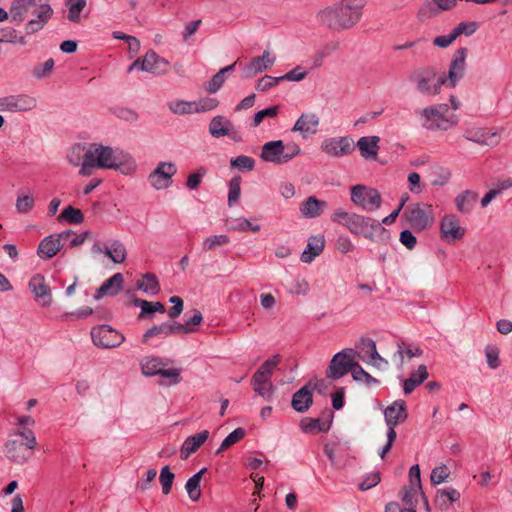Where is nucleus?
<instances>
[{
  "instance_id": "obj_25",
  "label": "nucleus",
  "mask_w": 512,
  "mask_h": 512,
  "mask_svg": "<svg viewBox=\"0 0 512 512\" xmlns=\"http://www.w3.org/2000/svg\"><path fill=\"white\" fill-rule=\"evenodd\" d=\"M208 437V430H203L198 434L187 437L180 449L181 459L186 460L192 453H195L205 443Z\"/></svg>"
},
{
  "instance_id": "obj_62",
  "label": "nucleus",
  "mask_w": 512,
  "mask_h": 512,
  "mask_svg": "<svg viewBox=\"0 0 512 512\" xmlns=\"http://www.w3.org/2000/svg\"><path fill=\"white\" fill-rule=\"evenodd\" d=\"M230 242L227 235H213L207 237L203 242V248L206 251L215 249L217 246L226 245Z\"/></svg>"
},
{
  "instance_id": "obj_36",
  "label": "nucleus",
  "mask_w": 512,
  "mask_h": 512,
  "mask_svg": "<svg viewBox=\"0 0 512 512\" xmlns=\"http://www.w3.org/2000/svg\"><path fill=\"white\" fill-rule=\"evenodd\" d=\"M206 471V468H202L193 476H191L185 484V489L189 495V498L194 502L198 501L201 497L200 482Z\"/></svg>"
},
{
  "instance_id": "obj_31",
  "label": "nucleus",
  "mask_w": 512,
  "mask_h": 512,
  "mask_svg": "<svg viewBox=\"0 0 512 512\" xmlns=\"http://www.w3.org/2000/svg\"><path fill=\"white\" fill-rule=\"evenodd\" d=\"M478 193L473 190H465L455 197L457 210L462 214L470 213L478 200Z\"/></svg>"
},
{
  "instance_id": "obj_13",
  "label": "nucleus",
  "mask_w": 512,
  "mask_h": 512,
  "mask_svg": "<svg viewBox=\"0 0 512 512\" xmlns=\"http://www.w3.org/2000/svg\"><path fill=\"white\" fill-rule=\"evenodd\" d=\"M37 99L26 93L11 94L0 97V112L25 113L37 107Z\"/></svg>"
},
{
  "instance_id": "obj_40",
  "label": "nucleus",
  "mask_w": 512,
  "mask_h": 512,
  "mask_svg": "<svg viewBox=\"0 0 512 512\" xmlns=\"http://www.w3.org/2000/svg\"><path fill=\"white\" fill-rule=\"evenodd\" d=\"M168 108L171 113L175 115H187L195 113L194 101H186V100H175L171 101L168 104Z\"/></svg>"
},
{
  "instance_id": "obj_2",
  "label": "nucleus",
  "mask_w": 512,
  "mask_h": 512,
  "mask_svg": "<svg viewBox=\"0 0 512 512\" xmlns=\"http://www.w3.org/2000/svg\"><path fill=\"white\" fill-rule=\"evenodd\" d=\"M366 5L367 0H339L320 10L316 17L332 31H345L361 21Z\"/></svg>"
},
{
  "instance_id": "obj_1",
  "label": "nucleus",
  "mask_w": 512,
  "mask_h": 512,
  "mask_svg": "<svg viewBox=\"0 0 512 512\" xmlns=\"http://www.w3.org/2000/svg\"><path fill=\"white\" fill-rule=\"evenodd\" d=\"M66 159L72 166L80 167L78 173L83 177L91 176L97 169L117 170L123 175H132L137 170L130 153L99 143H76L67 151Z\"/></svg>"
},
{
  "instance_id": "obj_5",
  "label": "nucleus",
  "mask_w": 512,
  "mask_h": 512,
  "mask_svg": "<svg viewBox=\"0 0 512 512\" xmlns=\"http://www.w3.org/2000/svg\"><path fill=\"white\" fill-rule=\"evenodd\" d=\"M331 221L345 227L354 235L363 236L370 240L373 239L376 230L382 229L377 220L357 213L347 212L342 208H337L332 213Z\"/></svg>"
},
{
  "instance_id": "obj_19",
  "label": "nucleus",
  "mask_w": 512,
  "mask_h": 512,
  "mask_svg": "<svg viewBox=\"0 0 512 512\" xmlns=\"http://www.w3.org/2000/svg\"><path fill=\"white\" fill-rule=\"evenodd\" d=\"M466 229L460 225L459 218L454 214L445 215L440 222V237L447 243L461 240Z\"/></svg>"
},
{
  "instance_id": "obj_10",
  "label": "nucleus",
  "mask_w": 512,
  "mask_h": 512,
  "mask_svg": "<svg viewBox=\"0 0 512 512\" xmlns=\"http://www.w3.org/2000/svg\"><path fill=\"white\" fill-rule=\"evenodd\" d=\"M351 201L367 212L378 210L382 204L381 194L377 189L361 184L351 188Z\"/></svg>"
},
{
  "instance_id": "obj_34",
  "label": "nucleus",
  "mask_w": 512,
  "mask_h": 512,
  "mask_svg": "<svg viewBox=\"0 0 512 512\" xmlns=\"http://www.w3.org/2000/svg\"><path fill=\"white\" fill-rule=\"evenodd\" d=\"M104 255H106L113 263H124L127 258V250L120 240H112L109 246L105 247Z\"/></svg>"
},
{
  "instance_id": "obj_16",
  "label": "nucleus",
  "mask_w": 512,
  "mask_h": 512,
  "mask_svg": "<svg viewBox=\"0 0 512 512\" xmlns=\"http://www.w3.org/2000/svg\"><path fill=\"white\" fill-rule=\"evenodd\" d=\"M176 173L177 166L174 162L161 161L148 175V182L156 190L167 189L172 185V178Z\"/></svg>"
},
{
  "instance_id": "obj_12",
  "label": "nucleus",
  "mask_w": 512,
  "mask_h": 512,
  "mask_svg": "<svg viewBox=\"0 0 512 512\" xmlns=\"http://www.w3.org/2000/svg\"><path fill=\"white\" fill-rule=\"evenodd\" d=\"M468 49L461 47L457 49L450 61L447 73H441L445 87L455 88L459 81L464 77L466 71V59Z\"/></svg>"
},
{
  "instance_id": "obj_38",
  "label": "nucleus",
  "mask_w": 512,
  "mask_h": 512,
  "mask_svg": "<svg viewBox=\"0 0 512 512\" xmlns=\"http://www.w3.org/2000/svg\"><path fill=\"white\" fill-rule=\"evenodd\" d=\"M230 126L229 121H224L221 116H216L209 124V132L213 137L220 138L230 133Z\"/></svg>"
},
{
  "instance_id": "obj_58",
  "label": "nucleus",
  "mask_w": 512,
  "mask_h": 512,
  "mask_svg": "<svg viewBox=\"0 0 512 512\" xmlns=\"http://www.w3.org/2000/svg\"><path fill=\"white\" fill-rule=\"evenodd\" d=\"M207 174V169L204 167L198 168L195 172H192L188 175L186 180V187L189 190H196L201 184L203 178Z\"/></svg>"
},
{
  "instance_id": "obj_32",
  "label": "nucleus",
  "mask_w": 512,
  "mask_h": 512,
  "mask_svg": "<svg viewBox=\"0 0 512 512\" xmlns=\"http://www.w3.org/2000/svg\"><path fill=\"white\" fill-rule=\"evenodd\" d=\"M312 391L309 387L303 386L296 393H294L291 405L297 412L303 413L309 409L312 404Z\"/></svg>"
},
{
  "instance_id": "obj_51",
  "label": "nucleus",
  "mask_w": 512,
  "mask_h": 512,
  "mask_svg": "<svg viewBox=\"0 0 512 512\" xmlns=\"http://www.w3.org/2000/svg\"><path fill=\"white\" fill-rule=\"evenodd\" d=\"M168 322H163L159 325H154L149 328L142 337V342L147 343L151 338L156 336L168 337L170 336Z\"/></svg>"
},
{
  "instance_id": "obj_26",
  "label": "nucleus",
  "mask_w": 512,
  "mask_h": 512,
  "mask_svg": "<svg viewBox=\"0 0 512 512\" xmlns=\"http://www.w3.org/2000/svg\"><path fill=\"white\" fill-rule=\"evenodd\" d=\"M380 138L378 136H363L358 139L355 147L360 151V155L365 159L376 158L379 147Z\"/></svg>"
},
{
  "instance_id": "obj_18",
  "label": "nucleus",
  "mask_w": 512,
  "mask_h": 512,
  "mask_svg": "<svg viewBox=\"0 0 512 512\" xmlns=\"http://www.w3.org/2000/svg\"><path fill=\"white\" fill-rule=\"evenodd\" d=\"M463 137L467 141L478 145L491 147L498 145L500 140L499 134L496 131L479 126L466 127L463 132Z\"/></svg>"
},
{
  "instance_id": "obj_22",
  "label": "nucleus",
  "mask_w": 512,
  "mask_h": 512,
  "mask_svg": "<svg viewBox=\"0 0 512 512\" xmlns=\"http://www.w3.org/2000/svg\"><path fill=\"white\" fill-rule=\"evenodd\" d=\"M276 61V57L268 50H265L261 56L251 59L243 69V78H251L259 73L270 69Z\"/></svg>"
},
{
  "instance_id": "obj_59",
  "label": "nucleus",
  "mask_w": 512,
  "mask_h": 512,
  "mask_svg": "<svg viewBox=\"0 0 512 512\" xmlns=\"http://www.w3.org/2000/svg\"><path fill=\"white\" fill-rule=\"evenodd\" d=\"M0 42H8V43H20L22 45L26 44L25 37L19 36L17 31L13 28H5L0 30Z\"/></svg>"
},
{
  "instance_id": "obj_57",
  "label": "nucleus",
  "mask_w": 512,
  "mask_h": 512,
  "mask_svg": "<svg viewBox=\"0 0 512 512\" xmlns=\"http://www.w3.org/2000/svg\"><path fill=\"white\" fill-rule=\"evenodd\" d=\"M34 207V197L32 194L22 192L16 200V209L19 213H28Z\"/></svg>"
},
{
  "instance_id": "obj_15",
  "label": "nucleus",
  "mask_w": 512,
  "mask_h": 512,
  "mask_svg": "<svg viewBox=\"0 0 512 512\" xmlns=\"http://www.w3.org/2000/svg\"><path fill=\"white\" fill-rule=\"evenodd\" d=\"M168 66V60L160 57L154 50H149L142 58H137L129 66L128 72H131L134 69H140L141 71L148 73L165 74Z\"/></svg>"
},
{
  "instance_id": "obj_42",
  "label": "nucleus",
  "mask_w": 512,
  "mask_h": 512,
  "mask_svg": "<svg viewBox=\"0 0 512 512\" xmlns=\"http://www.w3.org/2000/svg\"><path fill=\"white\" fill-rule=\"evenodd\" d=\"M281 361L280 355L276 354L267 359L265 362L261 364V366L257 369V371L254 373V375H257V377L261 376L264 378H270L273 375L274 370L278 366V364Z\"/></svg>"
},
{
  "instance_id": "obj_48",
  "label": "nucleus",
  "mask_w": 512,
  "mask_h": 512,
  "mask_svg": "<svg viewBox=\"0 0 512 512\" xmlns=\"http://www.w3.org/2000/svg\"><path fill=\"white\" fill-rule=\"evenodd\" d=\"M230 166L242 172L252 171L255 167V160L246 155H240L230 160Z\"/></svg>"
},
{
  "instance_id": "obj_27",
  "label": "nucleus",
  "mask_w": 512,
  "mask_h": 512,
  "mask_svg": "<svg viewBox=\"0 0 512 512\" xmlns=\"http://www.w3.org/2000/svg\"><path fill=\"white\" fill-rule=\"evenodd\" d=\"M62 242L55 234L45 237L39 244L37 254L41 259H51L62 248Z\"/></svg>"
},
{
  "instance_id": "obj_61",
  "label": "nucleus",
  "mask_w": 512,
  "mask_h": 512,
  "mask_svg": "<svg viewBox=\"0 0 512 512\" xmlns=\"http://www.w3.org/2000/svg\"><path fill=\"white\" fill-rule=\"evenodd\" d=\"M54 67V60L52 58L46 60L43 64L36 65L33 68L32 75L37 79L48 77Z\"/></svg>"
},
{
  "instance_id": "obj_46",
  "label": "nucleus",
  "mask_w": 512,
  "mask_h": 512,
  "mask_svg": "<svg viewBox=\"0 0 512 512\" xmlns=\"http://www.w3.org/2000/svg\"><path fill=\"white\" fill-rule=\"evenodd\" d=\"M441 11L433 0L424 2L417 12L419 21L424 22L432 17L437 16Z\"/></svg>"
},
{
  "instance_id": "obj_3",
  "label": "nucleus",
  "mask_w": 512,
  "mask_h": 512,
  "mask_svg": "<svg viewBox=\"0 0 512 512\" xmlns=\"http://www.w3.org/2000/svg\"><path fill=\"white\" fill-rule=\"evenodd\" d=\"M9 14L11 20L16 23L31 17L25 25V31L27 34H34L47 24L52 17L53 9L49 4L41 3L40 0H13Z\"/></svg>"
},
{
  "instance_id": "obj_50",
  "label": "nucleus",
  "mask_w": 512,
  "mask_h": 512,
  "mask_svg": "<svg viewBox=\"0 0 512 512\" xmlns=\"http://www.w3.org/2000/svg\"><path fill=\"white\" fill-rule=\"evenodd\" d=\"M301 429L304 433L325 432L329 425L320 423L319 419L305 418L301 421Z\"/></svg>"
},
{
  "instance_id": "obj_30",
  "label": "nucleus",
  "mask_w": 512,
  "mask_h": 512,
  "mask_svg": "<svg viewBox=\"0 0 512 512\" xmlns=\"http://www.w3.org/2000/svg\"><path fill=\"white\" fill-rule=\"evenodd\" d=\"M251 385L256 395L261 396L265 400H271L275 392V386L270 378L253 375Z\"/></svg>"
},
{
  "instance_id": "obj_55",
  "label": "nucleus",
  "mask_w": 512,
  "mask_h": 512,
  "mask_svg": "<svg viewBox=\"0 0 512 512\" xmlns=\"http://www.w3.org/2000/svg\"><path fill=\"white\" fill-rule=\"evenodd\" d=\"M449 476H450L449 468L445 464H441L432 469L431 475H430V480H431L432 484L439 485V484L447 481Z\"/></svg>"
},
{
  "instance_id": "obj_8",
  "label": "nucleus",
  "mask_w": 512,
  "mask_h": 512,
  "mask_svg": "<svg viewBox=\"0 0 512 512\" xmlns=\"http://www.w3.org/2000/svg\"><path fill=\"white\" fill-rule=\"evenodd\" d=\"M385 422L387 425V442L379 451V456L384 459L390 451L395 439V427L406 421L408 417L406 403L403 400H396L384 410Z\"/></svg>"
},
{
  "instance_id": "obj_41",
  "label": "nucleus",
  "mask_w": 512,
  "mask_h": 512,
  "mask_svg": "<svg viewBox=\"0 0 512 512\" xmlns=\"http://www.w3.org/2000/svg\"><path fill=\"white\" fill-rule=\"evenodd\" d=\"M135 306L141 308L139 318L144 317L146 314H153L155 312L164 313L165 306L161 302H149L147 300L135 299Z\"/></svg>"
},
{
  "instance_id": "obj_17",
  "label": "nucleus",
  "mask_w": 512,
  "mask_h": 512,
  "mask_svg": "<svg viewBox=\"0 0 512 512\" xmlns=\"http://www.w3.org/2000/svg\"><path fill=\"white\" fill-rule=\"evenodd\" d=\"M91 338L93 343L101 348H115L120 346L125 337L109 325H99L92 328Z\"/></svg>"
},
{
  "instance_id": "obj_44",
  "label": "nucleus",
  "mask_w": 512,
  "mask_h": 512,
  "mask_svg": "<svg viewBox=\"0 0 512 512\" xmlns=\"http://www.w3.org/2000/svg\"><path fill=\"white\" fill-rule=\"evenodd\" d=\"M66 6L68 7V20L79 23L81 20L80 14L86 7V0H67Z\"/></svg>"
},
{
  "instance_id": "obj_54",
  "label": "nucleus",
  "mask_w": 512,
  "mask_h": 512,
  "mask_svg": "<svg viewBox=\"0 0 512 512\" xmlns=\"http://www.w3.org/2000/svg\"><path fill=\"white\" fill-rule=\"evenodd\" d=\"M175 475L170 471L169 466H164L160 471L159 480L162 486V492L165 495H168L171 492L172 484L174 481Z\"/></svg>"
},
{
  "instance_id": "obj_23",
  "label": "nucleus",
  "mask_w": 512,
  "mask_h": 512,
  "mask_svg": "<svg viewBox=\"0 0 512 512\" xmlns=\"http://www.w3.org/2000/svg\"><path fill=\"white\" fill-rule=\"evenodd\" d=\"M32 450L26 448L24 443L18 440H9L4 445L6 457L17 464L26 463L31 456Z\"/></svg>"
},
{
  "instance_id": "obj_60",
  "label": "nucleus",
  "mask_w": 512,
  "mask_h": 512,
  "mask_svg": "<svg viewBox=\"0 0 512 512\" xmlns=\"http://www.w3.org/2000/svg\"><path fill=\"white\" fill-rule=\"evenodd\" d=\"M159 376L169 380L167 382H161L162 385H177L182 380L180 368L162 369Z\"/></svg>"
},
{
  "instance_id": "obj_7",
  "label": "nucleus",
  "mask_w": 512,
  "mask_h": 512,
  "mask_svg": "<svg viewBox=\"0 0 512 512\" xmlns=\"http://www.w3.org/2000/svg\"><path fill=\"white\" fill-rule=\"evenodd\" d=\"M301 154V148L296 143L284 144L282 140H273L266 142L260 153V158L264 162L275 165H284Z\"/></svg>"
},
{
  "instance_id": "obj_45",
  "label": "nucleus",
  "mask_w": 512,
  "mask_h": 512,
  "mask_svg": "<svg viewBox=\"0 0 512 512\" xmlns=\"http://www.w3.org/2000/svg\"><path fill=\"white\" fill-rule=\"evenodd\" d=\"M352 377L355 381L364 383L368 387L379 384V380L365 371L359 363L354 365Z\"/></svg>"
},
{
  "instance_id": "obj_53",
  "label": "nucleus",
  "mask_w": 512,
  "mask_h": 512,
  "mask_svg": "<svg viewBox=\"0 0 512 512\" xmlns=\"http://www.w3.org/2000/svg\"><path fill=\"white\" fill-rule=\"evenodd\" d=\"M241 193V177L235 176L229 182L228 205L232 206L238 202Z\"/></svg>"
},
{
  "instance_id": "obj_11",
  "label": "nucleus",
  "mask_w": 512,
  "mask_h": 512,
  "mask_svg": "<svg viewBox=\"0 0 512 512\" xmlns=\"http://www.w3.org/2000/svg\"><path fill=\"white\" fill-rule=\"evenodd\" d=\"M355 351L353 349H343L336 353L326 370V376L329 379H340L345 376L348 372L352 373L354 365L358 364L354 361Z\"/></svg>"
},
{
  "instance_id": "obj_49",
  "label": "nucleus",
  "mask_w": 512,
  "mask_h": 512,
  "mask_svg": "<svg viewBox=\"0 0 512 512\" xmlns=\"http://www.w3.org/2000/svg\"><path fill=\"white\" fill-rule=\"evenodd\" d=\"M246 432L243 428L239 427L233 430L226 438L222 441L220 447L216 451V454H220L222 451L228 449L238 441H240L244 436Z\"/></svg>"
},
{
  "instance_id": "obj_39",
  "label": "nucleus",
  "mask_w": 512,
  "mask_h": 512,
  "mask_svg": "<svg viewBox=\"0 0 512 512\" xmlns=\"http://www.w3.org/2000/svg\"><path fill=\"white\" fill-rule=\"evenodd\" d=\"M423 354V350L417 346V345H410L403 341H399L397 343V351L395 353V356L398 355L400 360V365L403 364L404 361V355H406L408 358L413 357H419Z\"/></svg>"
},
{
  "instance_id": "obj_35",
  "label": "nucleus",
  "mask_w": 512,
  "mask_h": 512,
  "mask_svg": "<svg viewBox=\"0 0 512 512\" xmlns=\"http://www.w3.org/2000/svg\"><path fill=\"white\" fill-rule=\"evenodd\" d=\"M460 496L458 490L453 487H447L437 492L434 502L441 510H445L450 504L458 501Z\"/></svg>"
},
{
  "instance_id": "obj_4",
  "label": "nucleus",
  "mask_w": 512,
  "mask_h": 512,
  "mask_svg": "<svg viewBox=\"0 0 512 512\" xmlns=\"http://www.w3.org/2000/svg\"><path fill=\"white\" fill-rule=\"evenodd\" d=\"M448 111V104L440 103L417 109L415 114L423 129L447 131L458 124V117L455 114L448 115Z\"/></svg>"
},
{
  "instance_id": "obj_33",
  "label": "nucleus",
  "mask_w": 512,
  "mask_h": 512,
  "mask_svg": "<svg viewBox=\"0 0 512 512\" xmlns=\"http://www.w3.org/2000/svg\"><path fill=\"white\" fill-rule=\"evenodd\" d=\"M428 376L427 367L425 365H420L417 370L411 373L408 379L404 380V394L407 395L412 393L417 386L421 385L428 378Z\"/></svg>"
},
{
  "instance_id": "obj_52",
  "label": "nucleus",
  "mask_w": 512,
  "mask_h": 512,
  "mask_svg": "<svg viewBox=\"0 0 512 512\" xmlns=\"http://www.w3.org/2000/svg\"><path fill=\"white\" fill-rule=\"evenodd\" d=\"M230 229L239 232H258L260 230V226L257 224H252L248 219L244 217H239L230 222Z\"/></svg>"
},
{
  "instance_id": "obj_56",
  "label": "nucleus",
  "mask_w": 512,
  "mask_h": 512,
  "mask_svg": "<svg viewBox=\"0 0 512 512\" xmlns=\"http://www.w3.org/2000/svg\"><path fill=\"white\" fill-rule=\"evenodd\" d=\"M13 435L19 436L23 439V443L26 448L35 449L37 446V439L34 432L28 428L16 429L13 431Z\"/></svg>"
},
{
  "instance_id": "obj_29",
  "label": "nucleus",
  "mask_w": 512,
  "mask_h": 512,
  "mask_svg": "<svg viewBox=\"0 0 512 512\" xmlns=\"http://www.w3.org/2000/svg\"><path fill=\"white\" fill-rule=\"evenodd\" d=\"M325 246V239L323 236H312L309 238L306 249L301 254V261L303 263H311L317 256H319Z\"/></svg>"
},
{
  "instance_id": "obj_24",
  "label": "nucleus",
  "mask_w": 512,
  "mask_h": 512,
  "mask_svg": "<svg viewBox=\"0 0 512 512\" xmlns=\"http://www.w3.org/2000/svg\"><path fill=\"white\" fill-rule=\"evenodd\" d=\"M123 283V275L121 273H115L102 283V285L97 289L94 298L99 300L104 296L117 295L122 290Z\"/></svg>"
},
{
  "instance_id": "obj_47",
  "label": "nucleus",
  "mask_w": 512,
  "mask_h": 512,
  "mask_svg": "<svg viewBox=\"0 0 512 512\" xmlns=\"http://www.w3.org/2000/svg\"><path fill=\"white\" fill-rule=\"evenodd\" d=\"M58 220L66 221L70 224H80L84 220V215L81 210L73 206H68L62 211Z\"/></svg>"
},
{
  "instance_id": "obj_28",
  "label": "nucleus",
  "mask_w": 512,
  "mask_h": 512,
  "mask_svg": "<svg viewBox=\"0 0 512 512\" xmlns=\"http://www.w3.org/2000/svg\"><path fill=\"white\" fill-rule=\"evenodd\" d=\"M328 204L324 200H319L315 196H309L301 205L300 212L305 218L319 217L327 208Z\"/></svg>"
},
{
  "instance_id": "obj_20",
  "label": "nucleus",
  "mask_w": 512,
  "mask_h": 512,
  "mask_svg": "<svg viewBox=\"0 0 512 512\" xmlns=\"http://www.w3.org/2000/svg\"><path fill=\"white\" fill-rule=\"evenodd\" d=\"M28 287L35 301L41 303L42 306L49 307L52 304L51 289L42 274L33 275L29 280Z\"/></svg>"
},
{
  "instance_id": "obj_9",
  "label": "nucleus",
  "mask_w": 512,
  "mask_h": 512,
  "mask_svg": "<svg viewBox=\"0 0 512 512\" xmlns=\"http://www.w3.org/2000/svg\"><path fill=\"white\" fill-rule=\"evenodd\" d=\"M403 217L417 231L425 230L434 222L433 208L428 204L408 205L403 212Z\"/></svg>"
},
{
  "instance_id": "obj_14",
  "label": "nucleus",
  "mask_w": 512,
  "mask_h": 512,
  "mask_svg": "<svg viewBox=\"0 0 512 512\" xmlns=\"http://www.w3.org/2000/svg\"><path fill=\"white\" fill-rule=\"evenodd\" d=\"M320 149L328 157L342 158L353 153L355 143L350 136L327 137L321 142Z\"/></svg>"
},
{
  "instance_id": "obj_6",
  "label": "nucleus",
  "mask_w": 512,
  "mask_h": 512,
  "mask_svg": "<svg viewBox=\"0 0 512 512\" xmlns=\"http://www.w3.org/2000/svg\"><path fill=\"white\" fill-rule=\"evenodd\" d=\"M409 81L414 84L416 91L426 97L439 95L445 87L441 73L434 66L416 68L409 76Z\"/></svg>"
},
{
  "instance_id": "obj_21",
  "label": "nucleus",
  "mask_w": 512,
  "mask_h": 512,
  "mask_svg": "<svg viewBox=\"0 0 512 512\" xmlns=\"http://www.w3.org/2000/svg\"><path fill=\"white\" fill-rule=\"evenodd\" d=\"M319 124L320 118L317 114L312 112L303 113L296 120L291 131L298 132L303 139H307L317 134Z\"/></svg>"
},
{
  "instance_id": "obj_37",
  "label": "nucleus",
  "mask_w": 512,
  "mask_h": 512,
  "mask_svg": "<svg viewBox=\"0 0 512 512\" xmlns=\"http://www.w3.org/2000/svg\"><path fill=\"white\" fill-rule=\"evenodd\" d=\"M137 288L151 295H156L160 290L158 279L153 273L144 274L143 279L137 282Z\"/></svg>"
},
{
  "instance_id": "obj_43",
  "label": "nucleus",
  "mask_w": 512,
  "mask_h": 512,
  "mask_svg": "<svg viewBox=\"0 0 512 512\" xmlns=\"http://www.w3.org/2000/svg\"><path fill=\"white\" fill-rule=\"evenodd\" d=\"M163 363L157 357H146L141 361V370L145 376H156L159 375L162 368L160 367Z\"/></svg>"
},
{
  "instance_id": "obj_64",
  "label": "nucleus",
  "mask_w": 512,
  "mask_h": 512,
  "mask_svg": "<svg viewBox=\"0 0 512 512\" xmlns=\"http://www.w3.org/2000/svg\"><path fill=\"white\" fill-rule=\"evenodd\" d=\"M477 28L476 22H461L452 31L457 39L462 34L466 36L474 34Z\"/></svg>"
},
{
  "instance_id": "obj_63",
  "label": "nucleus",
  "mask_w": 512,
  "mask_h": 512,
  "mask_svg": "<svg viewBox=\"0 0 512 512\" xmlns=\"http://www.w3.org/2000/svg\"><path fill=\"white\" fill-rule=\"evenodd\" d=\"M362 360L379 370H384L389 365L388 361L378 353L377 349L373 350L369 357L362 358Z\"/></svg>"
}]
</instances>
